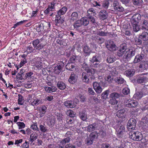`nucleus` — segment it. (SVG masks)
I'll return each mask as SVG.
<instances>
[{
	"mask_svg": "<svg viewBox=\"0 0 148 148\" xmlns=\"http://www.w3.org/2000/svg\"><path fill=\"white\" fill-rule=\"evenodd\" d=\"M85 70L86 72L82 73L81 79L83 82L88 84L91 82L92 79H94L95 71L93 69H87Z\"/></svg>",
	"mask_w": 148,
	"mask_h": 148,
	"instance_id": "1",
	"label": "nucleus"
},
{
	"mask_svg": "<svg viewBox=\"0 0 148 148\" xmlns=\"http://www.w3.org/2000/svg\"><path fill=\"white\" fill-rule=\"evenodd\" d=\"M135 53V50L134 49H129L123 54V59L125 62L130 60L131 58L134 56Z\"/></svg>",
	"mask_w": 148,
	"mask_h": 148,
	"instance_id": "2",
	"label": "nucleus"
},
{
	"mask_svg": "<svg viewBox=\"0 0 148 148\" xmlns=\"http://www.w3.org/2000/svg\"><path fill=\"white\" fill-rule=\"evenodd\" d=\"M130 137L134 141H139L142 140L141 133L138 132L131 131L129 133Z\"/></svg>",
	"mask_w": 148,
	"mask_h": 148,
	"instance_id": "3",
	"label": "nucleus"
},
{
	"mask_svg": "<svg viewBox=\"0 0 148 148\" xmlns=\"http://www.w3.org/2000/svg\"><path fill=\"white\" fill-rule=\"evenodd\" d=\"M129 48H128L125 43L121 45L120 48L117 53V55L119 57H121L125 54Z\"/></svg>",
	"mask_w": 148,
	"mask_h": 148,
	"instance_id": "4",
	"label": "nucleus"
},
{
	"mask_svg": "<svg viewBox=\"0 0 148 148\" xmlns=\"http://www.w3.org/2000/svg\"><path fill=\"white\" fill-rule=\"evenodd\" d=\"M36 67L37 68L42 69H44V63L40 58H34L33 60Z\"/></svg>",
	"mask_w": 148,
	"mask_h": 148,
	"instance_id": "5",
	"label": "nucleus"
},
{
	"mask_svg": "<svg viewBox=\"0 0 148 148\" xmlns=\"http://www.w3.org/2000/svg\"><path fill=\"white\" fill-rule=\"evenodd\" d=\"M136 125V120L132 118L130 119L128 121L127 124V127L129 130L135 129Z\"/></svg>",
	"mask_w": 148,
	"mask_h": 148,
	"instance_id": "6",
	"label": "nucleus"
},
{
	"mask_svg": "<svg viewBox=\"0 0 148 148\" xmlns=\"http://www.w3.org/2000/svg\"><path fill=\"white\" fill-rule=\"evenodd\" d=\"M114 10V11L118 12H122L124 10L123 8L119 4V3L117 0H114L112 5Z\"/></svg>",
	"mask_w": 148,
	"mask_h": 148,
	"instance_id": "7",
	"label": "nucleus"
},
{
	"mask_svg": "<svg viewBox=\"0 0 148 148\" xmlns=\"http://www.w3.org/2000/svg\"><path fill=\"white\" fill-rule=\"evenodd\" d=\"M106 47L110 51H113L115 50L116 46L114 42L111 40H108L105 43Z\"/></svg>",
	"mask_w": 148,
	"mask_h": 148,
	"instance_id": "8",
	"label": "nucleus"
},
{
	"mask_svg": "<svg viewBox=\"0 0 148 148\" xmlns=\"http://www.w3.org/2000/svg\"><path fill=\"white\" fill-rule=\"evenodd\" d=\"M99 126L98 122L97 121L88 125L87 127V130L88 132H91L98 129Z\"/></svg>",
	"mask_w": 148,
	"mask_h": 148,
	"instance_id": "9",
	"label": "nucleus"
},
{
	"mask_svg": "<svg viewBox=\"0 0 148 148\" xmlns=\"http://www.w3.org/2000/svg\"><path fill=\"white\" fill-rule=\"evenodd\" d=\"M145 75V73H142L136 76V80L138 83L142 84L145 82L146 77L144 76Z\"/></svg>",
	"mask_w": 148,
	"mask_h": 148,
	"instance_id": "10",
	"label": "nucleus"
},
{
	"mask_svg": "<svg viewBox=\"0 0 148 148\" xmlns=\"http://www.w3.org/2000/svg\"><path fill=\"white\" fill-rule=\"evenodd\" d=\"M92 85L94 89L97 93L100 94L102 92V89L100 83L95 82L93 83Z\"/></svg>",
	"mask_w": 148,
	"mask_h": 148,
	"instance_id": "11",
	"label": "nucleus"
},
{
	"mask_svg": "<svg viewBox=\"0 0 148 148\" xmlns=\"http://www.w3.org/2000/svg\"><path fill=\"white\" fill-rule=\"evenodd\" d=\"M64 63L62 62H60L57 66H56L54 69V73L56 74H59L62 70L64 66Z\"/></svg>",
	"mask_w": 148,
	"mask_h": 148,
	"instance_id": "12",
	"label": "nucleus"
},
{
	"mask_svg": "<svg viewBox=\"0 0 148 148\" xmlns=\"http://www.w3.org/2000/svg\"><path fill=\"white\" fill-rule=\"evenodd\" d=\"M65 106L67 108H73L75 107L76 103L72 100H67L65 101L64 103Z\"/></svg>",
	"mask_w": 148,
	"mask_h": 148,
	"instance_id": "13",
	"label": "nucleus"
},
{
	"mask_svg": "<svg viewBox=\"0 0 148 148\" xmlns=\"http://www.w3.org/2000/svg\"><path fill=\"white\" fill-rule=\"evenodd\" d=\"M141 29L143 31H148V21L143 20L141 23Z\"/></svg>",
	"mask_w": 148,
	"mask_h": 148,
	"instance_id": "14",
	"label": "nucleus"
},
{
	"mask_svg": "<svg viewBox=\"0 0 148 148\" xmlns=\"http://www.w3.org/2000/svg\"><path fill=\"white\" fill-rule=\"evenodd\" d=\"M108 17V13L106 10H102L99 12V17L100 19L103 20L106 19Z\"/></svg>",
	"mask_w": 148,
	"mask_h": 148,
	"instance_id": "15",
	"label": "nucleus"
},
{
	"mask_svg": "<svg viewBox=\"0 0 148 148\" xmlns=\"http://www.w3.org/2000/svg\"><path fill=\"white\" fill-rule=\"evenodd\" d=\"M77 75L74 73H72L69 79V82L71 84H74L77 82Z\"/></svg>",
	"mask_w": 148,
	"mask_h": 148,
	"instance_id": "16",
	"label": "nucleus"
},
{
	"mask_svg": "<svg viewBox=\"0 0 148 148\" xmlns=\"http://www.w3.org/2000/svg\"><path fill=\"white\" fill-rule=\"evenodd\" d=\"M83 50L84 55L86 56H89L92 51L90 47L86 45H84L83 47Z\"/></svg>",
	"mask_w": 148,
	"mask_h": 148,
	"instance_id": "17",
	"label": "nucleus"
},
{
	"mask_svg": "<svg viewBox=\"0 0 148 148\" xmlns=\"http://www.w3.org/2000/svg\"><path fill=\"white\" fill-rule=\"evenodd\" d=\"M79 18V13L77 12H73L70 17V19L71 21L73 22L77 20Z\"/></svg>",
	"mask_w": 148,
	"mask_h": 148,
	"instance_id": "18",
	"label": "nucleus"
},
{
	"mask_svg": "<svg viewBox=\"0 0 148 148\" xmlns=\"http://www.w3.org/2000/svg\"><path fill=\"white\" fill-rule=\"evenodd\" d=\"M125 127L123 125L120 126L119 128L117 134V136L119 138H121L124 135V133L125 132Z\"/></svg>",
	"mask_w": 148,
	"mask_h": 148,
	"instance_id": "19",
	"label": "nucleus"
},
{
	"mask_svg": "<svg viewBox=\"0 0 148 148\" xmlns=\"http://www.w3.org/2000/svg\"><path fill=\"white\" fill-rule=\"evenodd\" d=\"M144 57V54L140 53L136 56L133 61L134 63H136L142 60Z\"/></svg>",
	"mask_w": 148,
	"mask_h": 148,
	"instance_id": "20",
	"label": "nucleus"
},
{
	"mask_svg": "<svg viewBox=\"0 0 148 148\" xmlns=\"http://www.w3.org/2000/svg\"><path fill=\"white\" fill-rule=\"evenodd\" d=\"M139 38L142 39L143 41H146L148 40V33L146 31H144L139 36Z\"/></svg>",
	"mask_w": 148,
	"mask_h": 148,
	"instance_id": "21",
	"label": "nucleus"
},
{
	"mask_svg": "<svg viewBox=\"0 0 148 148\" xmlns=\"http://www.w3.org/2000/svg\"><path fill=\"white\" fill-rule=\"evenodd\" d=\"M66 69L70 71H74L76 69V66L74 63L69 62L66 66Z\"/></svg>",
	"mask_w": 148,
	"mask_h": 148,
	"instance_id": "22",
	"label": "nucleus"
},
{
	"mask_svg": "<svg viewBox=\"0 0 148 148\" xmlns=\"http://www.w3.org/2000/svg\"><path fill=\"white\" fill-rule=\"evenodd\" d=\"M115 82L119 84H121L124 83L125 81L121 76H117L114 79Z\"/></svg>",
	"mask_w": 148,
	"mask_h": 148,
	"instance_id": "23",
	"label": "nucleus"
},
{
	"mask_svg": "<svg viewBox=\"0 0 148 148\" xmlns=\"http://www.w3.org/2000/svg\"><path fill=\"white\" fill-rule=\"evenodd\" d=\"M87 14L86 16L87 17L89 16H94L96 14L95 11L92 8H89L87 11Z\"/></svg>",
	"mask_w": 148,
	"mask_h": 148,
	"instance_id": "24",
	"label": "nucleus"
},
{
	"mask_svg": "<svg viewBox=\"0 0 148 148\" xmlns=\"http://www.w3.org/2000/svg\"><path fill=\"white\" fill-rule=\"evenodd\" d=\"M58 88L61 90H64L66 87L65 84L62 81L58 82L57 84Z\"/></svg>",
	"mask_w": 148,
	"mask_h": 148,
	"instance_id": "25",
	"label": "nucleus"
},
{
	"mask_svg": "<svg viewBox=\"0 0 148 148\" xmlns=\"http://www.w3.org/2000/svg\"><path fill=\"white\" fill-rule=\"evenodd\" d=\"M138 102L134 100H130L128 101L127 105L130 108L135 107L138 105Z\"/></svg>",
	"mask_w": 148,
	"mask_h": 148,
	"instance_id": "26",
	"label": "nucleus"
},
{
	"mask_svg": "<svg viewBox=\"0 0 148 148\" xmlns=\"http://www.w3.org/2000/svg\"><path fill=\"white\" fill-rule=\"evenodd\" d=\"M38 136V134L37 133L35 132L31 134L29 139V141L31 142V143H33L37 138Z\"/></svg>",
	"mask_w": 148,
	"mask_h": 148,
	"instance_id": "27",
	"label": "nucleus"
},
{
	"mask_svg": "<svg viewBox=\"0 0 148 148\" xmlns=\"http://www.w3.org/2000/svg\"><path fill=\"white\" fill-rule=\"evenodd\" d=\"M125 109H122L119 110L116 113L117 116L120 118H125Z\"/></svg>",
	"mask_w": 148,
	"mask_h": 148,
	"instance_id": "28",
	"label": "nucleus"
},
{
	"mask_svg": "<svg viewBox=\"0 0 148 148\" xmlns=\"http://www.w3.org/2000/svg\"><path fill=\"white\" fill-rule=\"evenodd\" d=\"M132 18L135 23H138L141 19V16L138 14L134 15L132 16Z\"/></svg>",
	"mask_w": 148,
	"mask_h": 148,
	"instance_id": "29",
	"label": "nucleus"
},
{
	"mask_svg": "<svg viewBox=\"0 0 148 148\" xmlns=\"http://www.w3.org/2000/svg\"><path fill=\"white\" fill-rule=\"evenodd\" d=\"M135 70L133 69H129L127 70L125 72V74L127 76L131 77L134 74Z\"/></svg>",
	"mask_w": 148,
	"mask_h": 148,
	"instance_id": "30",
	"label": "nucleus"
},
{
	"mask_svg": "<svg viewBox=\"0 0 148 148\" xmlns=\"http://www.w3.org/2000/svg\"><path fill=\"white\" fill-rule=\"evenodd\" d=\"M67 9L66 7L64 6L57 12L58 15L60 16L64 14L67 11Z\"/></svg>",
	"mask_w": 148,
	"mask_h": 148,
	"instance_id": "31",
	"label": "nucleus"
},
{
	"mask_svg": "<svg viewBox=\"0 0 148 148\" xmlns=\"http://www.w3.org/2000/svg\"><path fill=\"white\" fill-rule=\"evenodd\" d=\"M98 136V133L96 132H92L89 135V137L94 141L96 139Z\"/></svg>",
	"mask_w": 148,
	"mask_h": 148,
	"instance_id": "32",
	"label": "nucleus"
},
{
	"mask_svg": "<svg viewBox=\"0 0 148 148\" xmlns=\"http://www.w3.org/2000/svg\"><path fill=\"white\" fill-rule=\"evenodd\" d=\"M115 60V58L113 55H109L107 56V62L109 63H112Z\"/></svg>",
	"mask_w": 148,
	"mask_h": 148,
	"instance_id": "33",
	"label": "nucleus"
},
{
	"mask_svg": "<svg viewBox=\"0 0 148 148\" xmlns=\"http://www.w3.org/2000/svg\"><path fill=\"white\" fill-rule=\"evenodd\" d=\"M56 15L55 21L57 23H62L64 21V18L63 17H61L60 16H58V15Z\"/></svg>",
	"mask_w": 148,
	"mask_h": 148,
	"instance_id": "34",
	"label": "nucleus"
},
{
	"mask_svg": "<svg viewBox=\"0 0 148 148\" xmlns=\"http://www.w3.org/2000/svg\"><path fill=\"white\" fill-rule=\"evenodd\" d=\"M82 25L84 26H87L89 23V21L88 17H84L80 19Z\"/></svg>",
	"mask_w": 148,
	"mask_h": 148,
	"instance_id": "35",
	"label": "nucleus"
},
{
	"mask_svg": "<svg viewBox=\"0 0 148 148\" xmlns=\"http://www.w3.org/2000/svg\"><path fill=\"white\" fill-rule=\"evenodd\" d=\"M100 60L99 56L97 55H96L93 56L90 61L91 63H93L94 62H100Z\"/></svg>",
	"mask_w": 148,
	"mask_h": 148,
	"instance_id": "36",
	"label": "nucleus"
},
{
	"mask_svg": "<svg viewBox=\"0 0 148 148\" xmlns=\"http://www.w3.org/2000/svg\"><path fill=\"white\" fill-rule=\"evenodd\" d=\"M143 96L140 92H136L134 95L133 98L136 100H139Z\"/></svg>",
	"mask_w": 148,
	"mask_h": 148,
	"instance_id": "37",
	"label": "nucleus"
},
{
	"mask_svg": "<svg viewBox=\"0 0 148 148\" xmlns=\"http://www.w3.org/2000/svg\"><path fill=\"white\" fill-rule=\"evenodd\" d=\"M121 95V94L116 92H113L110 94V97L112 98L116 99L119 98Z\"/></svg>",
	"mask_w": 148,
	"mask_h": 148,
	"instance_id": "38",
	"label": "nucleus"
},
{
	"mask_svg": "<svg viewBox=\"0 0 148 148\" xmlns=\"http://www.w3.org/2000/svg\"><path fill=\"white\" fill-rule=\"evenodd\" d=\"M82 26L80 20H77L73 24V27L74 29H77Z\"/></svg>",
	"mask_w": 148,
	"mask_h": 148,
	"instance_id": "39",
	"label": "nucleus"
},
{
	"mask_svg": "<svg viewBox=\"0 0 148 148\" xmlns=\"http://www.w3.org/2000/svg\"><path fill=\"white\" fill-rule=\"evenodd\" d=\"M132 26L133 30L135 32H137L141 29V27L138 25L137 23H133Z\"/></svg>",
	"mask_w": 148,
	"mask_h": 148,
	"instance_id": "40",
	"label": "nucleus"
},
{
	"mask_svg": "<svg viewBox=\"0 0 148 148\" xmlns=\"http://www.w3.org/2000/svg\"><path fill=\"white\" fill-rule=\"evenodd\" d=\"M42 103L41 99H34L31 103V104L33 106H37L39 104H41Z\"/></svg>",
	"mask_w": 148,
	"mask_h": 148,
	"instance_id": "41",
	"label": "nucleus"
},
{
	"mask_svg": "<svg viewBox=\"0 0 148 148\" xmlns=\"http://www.w3.org/2000/svg\"><path fill=\"white\" fill-rule=\"evenodd\" d=\"M123 27L124 28H126V29H125L124 34L127 36H130L131 34V32L130 31V26H127V28L126 27V25H124Z\"/></svg>",
	"mask_w": 148,
	"mask_h": 148,
	"instance_id": "42",
	"label": "nucleus"
},
{
	"mask_svg": "<svg viewBox=\"0 0 148 148\" xmlns=\"http://www.w3.org/2000/svg\"><path fill=\"white\" fill-rule=\"evenodd\" d=\"M106 66V64L103 63H99V67L98 68L99 69L100 71L103 72L105 71V66Z\"/></svg>",
	"mask_w": 148,
	"mask_h": 148,
	"instance_id": "43",
	"label": "nucleus"
},
{
	"mask_svg": "<svg viewBox=\"0 0 148 148\" xmlns=\"http://www.w3.org/2000/svg\"><path fill=\"white\" fill-rule=\"evenodd\" d=\"M140 92L143 96L148 94V89L144 86Z\"/></svg>",
	"mask_w": 148,
	"mask_h": 148,
	"instance_id": "44",
	"label": "nucleus"
},
{
	"mask_svg": "<svg viewBox=\"0 0 148 148\" xmlns=\"http://www.w3.org/2000/svg\"><path fill=\"white\" fill-rule=\"evenodd\" d=\"M109 92V90H107L103 92L101 95L102 98L104 99H106L107 98Z\"/></svg>",
	"mask_w": 148,
	"mask_h": 148,
	"instance_id": "45",
	"label": "nucleus"
},
{
	"mask_svg": "<svg viewBox=\"0 0 148 148\" xmlns=\"http://www.w3.org/2000/svg\"><path fill=\"white\" fill-rule=\"evenodd\" d=\"M45 125H40L39 126V128L40 131L43 133H45L48 130L46 126Z\"/></svg>",
	"mask_w": 148,
	"mask_h": 148,
	"instance_id": "46",
	"label": "nucleus"
},
{
	"mask_svg": "<svg viewBox=\"0 0 148 148\" xmlns=\"http://www.w3.org/2000/svg\"><path fill=\"white\" fill-rule=\"evenodd\" d=\"M79 116L81 119L83 121H84L87 119V115L86 114L83 112H82L79 113Z\"/></svg>",
	"mask_w": 148,
	"mask_h": 148,
	"instance_id": "47",
	"label": "nucleus"
},
{
	"mask_svg": "<svg viewBox=\"0 0 148 148\" xmlns=\"http://www.w3.org/2000/svg\"><path fill=\"white\" fill-rule=\"evenodd\" d=\"M92 4L93 6L94 7H95L99 8L100 7H101L102 3L99 1H94L93 2Z\"/></svg>",
	"mask_w": 148,
	"mask_h": 148,
	"instance_id": "48",
	"label": "nucleus"
},
{
	"mask_svg": "<svg viewBox=\"0 0 148 148\" xmlns=\"http://www.w3.org/2000/svg\"><path fill=\"white\" fill-rule=\"evenodd\" d=\"M18 96V103L19 104L23 105L24 102V100L23 99V96L20 94H19Z\"/></svg>",
	"mask_w": 148,
	"mask_h": 148,
	"instance_id": "49",
	"label": "nucleus"
},
{
	"mask_svg": "<svg viewBox=\"0 0 148 148\" xmlns=\"http://www.w3.org/2000/svg\"><path fill=\"white\" fill-rule=\"evenodd\" d=\"M122 92L123 94L127 95L130 93V90L128 88L125 87L123 89Z\"/></svg>",
	"mask_w": 148,
	"mask_h": 148,
	"instance_id": "50",
	"label": "nucleus"
},
{
	"mask_svg": "<svg viewBox=\"0 0 148 148\" xmlns=\"http://www.w3.org/2000/svg\"><path fill=\"white\" fill-rule=\"evenodd\" d=\"M109 103L112 105H114L117 104L118 103V101L114 98H112L109 101Z\"/></svg>",
	"mask_w": 148,
	"mask_h": 148,
	"instance_id": "51",
	"label": "nucleus"
},
{
	"mask_svg": "<svg viewBox=\"0 0 148 148\" xmlns=\"http://www.w3.org/2000/svg\"><path fill=\"white\" fill-rule=\"evenodd\" d=\"M17 124L19 127V129L24 128L25 126V125L23 122H18L17 123Z\"/></svg>",
	"mask_w": 148,
	"mask_h": 148,
	"instance_id": "52",
	"label": "nucleus"
},
{
	"mask_svg": "<svg viewBox=\"0 0 148 148\" xmlns=\"http://www.w3.org/2000/svg\"><path fill=\"white\" fill-rule=\"evenodd\" d=\"M76 57L75 56H73L70 57L69 62L74 64L75 62L76 61Z\"/></svg>",
	"mask_w": 148,
	"mask_h": 148,
	"instance_id": "53",
	"label": "nucleus"
},
{
	"mask_svg": "<svg viewBox=\"0 0 148 148\" xmlns=\"http://www.w3.org/2000/svg\"><path fill=\"white\" fill-rule=\"evenodd\" d=\"M66 114L68 115L71 118L74 117L75 116V114L73 112L72 110H69L67 112Z\"/></svg>",
	"mask_w": 148,
	"mask_h": 148,
	"instance_id": "54",
	"label": "nucleus"
},
{
	"mask_svg": "<svg viewBox=\"0 0 148 148\" xmlns=\"http://www.w3.org/2000/svg\"><path fill=\"white\" fill-rule=\"evenodd\" d=\"M74 121L73 118L71 117H68L66 119V123L69 124H72L73 123Z\"/></svg>",
	"mask_w": 148,
	"mask_h": 148,
	"instance_id": "55",
	"label": "nucleus"
},
{
	"mask_svg": "<svg viewBox=\"0 0 148 148\" xmlns=\"http://www.w3.org/2000/svg\"><path fill=\"white\" fill-rule=\"evenodd\" d=\"M102 6L105 8L107 9L108 8L109 4V2L108 1H104L103 3H102Z\"/></svg>",
	"mask_w": 148,
	"mask_h": 148,
	"instance_id": "56",
	"label": "nucleus"
},
{
	"mask_svg": "<svg viewBox=\"0 0 148 148\" xmlns=\"http://www.w3.org/2000/svg\"><path fill=\"white\" fill-rule=\"evenodd\" d=\"M31 128L34 131H39V129L38 127L36 124H34L31 125Z\"/></svg>",
	"mask_w": 148,
	"mask_h": 148,
	"instance_id": "57",
	"label": "nucleus"
},
{
	"mask_svg": "<svg viewBox=\"0 0 148 148\" xmlns=\"http://www.w3.org/2000/svg\"><path fill=\"white\" fill-rule=\"evenodd\" d=\"M39 43V40L38 39L34 40L33 41L32 44L34 48L37 46Z\"/></svg>",
	"mask_w": 148,
	"mask_h": 148,
	"instance_id": "58",
	"label": "nucleus"
},
{
	"mask_svg": "<svg viewBox=\"0 0 148 148\" xmlns=\"http://www.w3.org/2000/svg\"><path fill=\"white\" fill-rule=\"evenodd\" d=\"M86 142L88 145H90L93 143V141H92L90 138L88 137L87 138L86 140Z\"/></svg>",
	"mask_w": 148,
	"mask_h": 148,
	"instance_id": "59",
	"label": "nucleus"
},
{
	"mask_svg": "<svg viewBox=\"0 0 148 148\" xmlns=\"http://www.w3.org/2000/svg\"><path fill=\"white\" fill-rule=\"evenodd\" d=\"M88 18L89 21V20L91 23L95 25L96 23V21L94 16H89L88 17Z\"/></svg>",
	"mask_w": 148,
	"mask_h": 148,
	"instance_id": "60",
	"label": "nucleus"
},
{
	"mask_svg": "<svg viewBox=\"0 0 148 148\" xmlns=\"http://www.w3.org/2000/svg\"><path fill=\"white\" fill-rule=\"evenodd\" d=\"M27 62L26 59L23 58V59H22L21 61V62L20 63L19 65V67H21L25 64L27 63Z\"/></svg>",
	"mask_w": 148,
	"mask_h": 148,
	"instance_id": "61",
	"label": "nucleus"
},
{
	"mask_svg": "<svg viewBox=\"0 0 148 148\" xmlns=\"http://www.w3.org/2000/svg\"><path fill=\"white\" fill-rule=\"evenodd\" d=\"M49 123H50L49 124L52 125H53L55 123V119L53 117L50 118L49 119Z\"/></svg>",
	"mask_w": 148,
	"mask_h": 148,
	"instance_id": "62",
	"label": "nucleus"
},
{
	"mask_svg": "<svg viewBox=\"0 0 148 148\" xmlns=\"http://www.w3.org/2000/svg\"><path fill=\"white\" fill-rule=\"evenodd\" d=\"M44 46L43 44L40 43L38 45L35 49L36 50H40L43 48Z\"/></svg>",
	"mask_w": 148,
	"mask_h": 148,
	"instance_id": "63",
	"label": "nucleus"
},
{
	"mask_svg": "<svg viewBox=\"0 0 148 148\" xmlns=\"http://www.w3.org/2000/svg\"><path fill=\"white\" fill-rule=\"evenodd\" d=\"M21 148H29V143L27 141L23 144L21 147Z\"/></svg>",
	"mask_w": 148,
	"mask_h": 148,
	"instance_id": "64",
	"label": "nucleus"
}]
</instances>
